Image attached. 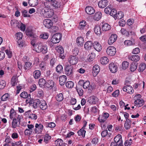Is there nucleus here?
Returning a JSON list of instances; mask_svg holds the SVG:
<instances>
[{"mask_svg": "<svg viewBox=\"0 0 146 146\" xmlns=\"http://www.w3.org/2000/svg\"><path fill=\"white\" fill-rule=\"evenodd\" d=\"M35 50L38 52H42L45 54L48 51L47 45L44 43L41 42H38L35 46Z\"/></svg>", "mask_w": 146, "mask_h": 146, "instance_id": "f257e3e1", "label": "nucleus"}, {"mask_svg": "<svg viewBox=\"0 0 146 146\" xmlns=\"http://www.w3.org/2000/svg\"><path fill=\"white\" fill-rule=\"evenodd\" d=\"M47 2L44 3V4L45 7L44 10V13L43 14L44 16L47 18H50L54 14V12L53 9H52L50 6L48 5Z\"/></svg>", "mask_w": 146, "mask_h": 146, "instance_id": "f03ea898", "label": "nucleus"}, {"mask_svg": "<svg viewBox=\"0 0 146 146\" xmlns=\"http://www.w3.org/2000/svg\"><path fill=\"white\" fill-rule=\"evenodd\" d=\"M48 3V5L53 9L59 8L61 6L60 2L57 0H45Z\"/></svg>", "mask_w": 146, "mask_h": 146, "instance_id": "7ed1b4c3", "label": "nucleus"}, {"mask_svg": "<svg viewBox=\"0 0 146 146\" xmlns=\"http://www.w3.org/2000/svg\"><path fill=\"white\" fill-rule=\"evenodd\" d=\"M135 106L139 107L142 106L144 103L143 100L141 98V95L137 94L133 97Z\"/></svg>", "mask_w": 146, "mask_h": 146, "instance_id": "20e7f679", "label": "nucleus"}, {"mask_svg": "<svg viewBox=\"0 0 146 146\" xmlns=\"http://www.w3.org/2000/svg\"><path fill=\"white\" fill-rule=\"evenodd\" d=\"M78 84H82L83 88L85 89H88V90H92L94 88V86L90 84V82L89 81H87L84 82L83 80L79 81L78 82Z\"/></svg>", "mask_w": 146, "mask_h": 146, "instance_id": "39448f33", "label": "nucleus"}, {"mask_svg": "<svg viewBox=\"0 0 146 146\" xmlns=\"http://www.w3.org/2000/svg\"><path fill=\"white\" fill-rule=\"evenodd\" d=\"M62 36L61 34L57 33L51 37L50 41L53 44H56L59 42L61 39Z\"/></svg>", "mask_w": 146, "mask_h": 146, "instance_id": "423d86ee", "label": "nucleus"}, {"mask_svg": "<svg viewBox=\"0 0 146 146\" xmlns=\"http://www.w3.org/2000/svg\"><path fill=\"white\" fill-rule=\"evenodd\" d=\"M106 52L108 55L111 56H113L116 53V48L113 46H110L107 48Z\"/></svg>", "mask_w": 146, "mask_h": 146, "instance_id": "0eeeda50", "label": "nucleus"}, {"mask_svg": "<svg viewBox=\"0 0 146 146\" xmlns=\"http://www.w3.org/2000/svg\"><path fill=\"white\" fill-rule=\"evenodd\" d=\"M35 132L36 134L41 133L43 128V126L41 123H36L35 125Z\"/></svg>", "mask_w": 146, "mask_h": 146, "instance_id": "6e6552de", "label": "nucleus"}, {"mask_svg": "<svg viewBox=\"0 0 146 146\" xmlns=\"http://www.w3.org/2000/svg\"><path fill=\"white\" fill-rule=\"evenodd\" d=\"M109 116V115L108 113L104 112L102 114L101 116H100L98 118V119L100 122H104L106 120Z\"/></svg>", "mask_w": 146, "mask_h": 146, "instance_id": "1a4fd4ad", "label": "nucleus"}, {"mask_svg": "<svg viewBox=\"0 0 146 146\" xmlns=\"http://www.w3.org/2000/svg\"><path fill=\"white\" fill-rule=\"evenodd\" d=\"M56 50L60 54V57L62 59H63L64 56L63 55L64 50L63 47L61 46H58L56 47Z\"/></svg>", "mask_w": 146, "mask_h": 146, "instance_id": "9d476101", "label": "nucleus"}, {"mask_svg": "<svg viewBox=\"0 0 146 146\" xmlns=\"http://www.w3.org/2000/svg\"><path fill=\"white\" fill-rule=\"evenodd\" d=\"M114 140L115 142L119 144V146H123L122 144V136L121 135L118 134L114 138Z\"/></svg>", "mask_w": 146, "mask_h": 146, "instance_id": "9b49d317", "label": "nucleus"}, {"mask_svg": "<svg viewBox=\"0 0 146 146\" xmlns=\"http://www.w3.org/2000/svg\"><path fill=\"white\" fill-rule=\"evenodd\" d=\"M94 49L98 52H100L102 49V47L100 44L97 41L94 42L92 44Z\"/></svg>", "mask_w": 146, "mask_h": 146, "instance_id": "f8f14e48", "label": "nucleus"}, {"mask_svg": "<svg viewBox=\"0 0 146 146\" xmlns=\"http://www.w3.org/2000/svg\"><path fill=\"white\" fill-rule=\"evenodd\" d=\"M109 68L112 73H115L117 71V66L116 64L111 63L109 65Z\"/></svg>", "mask_w": 146, "mask_h": 146, "instance_id": "ddd939ff", "label": "nucleus"}, {"mask_svg": "<svg viewBox=\"0 0 146 146\" xmlns=\"http://www.w3.org/2000/svg\"><path fill=\"white\" fill-rule=\"evenodd\" d=\"M123 90L130 94H132L134 92L133 88L130 85H126L123 87Z\"/></svg>", "mask_w": 146, "mask_h": 146, "instance_id": "4468645a", "label": "nucleus"}, {"mask_svg": "<svg viewBox=\"0 0 146 146\" xmlns=\"http://www.w3.org/2000/svg\"><path fill=\"white\" fill-rule=\"evenodd\" d=\"M100 68L97 64L94 66L92 68V74L93 76L95 77L98 74L100 71Z\"/></svg>", "mask_w": 146, "mask_h": 146, "instance_id": "2eb2a0df", "label": "nucleus"}, {"mask_svg": "<svg viewBox=\"0 0 146 146\" xmlns=\"http://www.w3.org/2000/svg\"><path fill=\"white\" fill-rule=\"evenodd\" d=\"M98 98L94 96L90 97L88 100L90 104H96L98 101Z\"/></svg>", "mask_w": 146, "mask_h": 146, "instance_id": "dca6fc26", "label": "nucleus"}, {"mask_svg": "<svg viewBox=\"0 0 146 146\" xmlns=\"http://www.w3.org/2000/svg\"><path fill=\"white\" fill-rule=\"evenodd\" d=\"M44 25L47 28H50L53 25L52 22L50 19H46L43 22Z\"/></svg>", "mask_w": 146, "mask_h": 146, "instance_id": "f3484780", "label": "nucleus"}, {"mask_svg": "<svg viewBox=\"0 0 146 146\" xmlns=\"http://www.w3.org/2000/svg\"><path fill=\"white\" fill-rule=\"evenodd\" d=\"M65 72L67 76H72V66L71 65L67 66L65 68Z\"/></svg>", "mask_w": 146, "mask_h": 146, "instance_id": "a211bd4d", "label": "nucleus"}, {"mask_svg": "<svg viewBox=\"0 0 146 146\" xmlns=\"http://www.w3.org/2000/svg\"><path fill=\"white\" fill-rule=\"evenodd\" d=\"M68 60L69 63L72 65L76 64L78 61L77 57L75 56H72L69 57Z\"/></svg>", "mask_w": 146, "mask_h": 146, "instance_id": "6ab92c4d", "label": "nucleus"}, {"mask_svg": "<svg viewBox=\"0 0 146 146\" xmlns=\"http://www.w3.org/2000/svg\"><path fill=\"white\" fill-rule=\"evenodd\" d=\"M117 38V36L115 34H112L110 37L108 43L110 45L112 44L116 41Z\"/></svg>", "mask_w": 146, "mask_h": 146, "instance_id": "aec40b11", "label": "nucleus"}, {"mask_svg": "<svg viewBox=\"0 0 146 146\" xmlns=\"http://www.w3.org/2000/svg\"><path fill=\"white\" fill-rule=\"evenodd\" d=\"M108 3V1L107 0H102L100 1L98 3L99 7L103 8L106 7Z\"/></svg>", "mask_w": 146, "mask_h": 146, "instance_id": "412c9836", "label": "nucleus"}, {"mask_svg": "<svg viewBox=\"0 0 146 146\" xmlns=\"http://www.w3.org/2000/svg\"><path fill=\"white\" fill-rule=\"evenodd\" d=\"M85 11L86 13L89 15H92L95 12V10L91 6H87L85 8Z\"/></svg>", "mask_w": 146, "mask_h": 146, "instance_id": "4be33fe9", "label": "nucleus"}, {"mask_svg": "<svg viewBox=\"0 0 146 146\" xmlns=\"http://www.w3.org/2000/svg\"><path fill=\"white\" fill-rule=\"evenodd\" d=\"M84 42V39L81 36L78 37L76 40V42L77 45L80 46L83 45Z\"/></svg>", "mask_w": 146, "mask_h": 146, "instance_id": "5701e85b", "label": "nucleus"}, {"mask_svg": "<svg viewBox=\"0 0 146 146\" xmlns=\"http://www.w3.org/2000/svg\"><path fill=\"white\" fill-rule=\"evenodd\" d=\"M67 78L65 75L60 76L59 77L60 84L61 86L64 85L66 82Z\"/></svg>", "mask_w": 146, "mask_h": 146, "instance_id": "b1692460", "label": "nucleus"}, {"mask_svg": "<svg viewBox=\"0 0 146 146\" xmlns=\"http://www.w3.org/2000/svg\"><path fill=\"white\" fill-rule=\"evenodd\" d=\"M39 107L42 110L46 109L47 106L46 102L43 100H40Z\"/></svg>", "mask_w": 146, "mask_h": 146, "instance_id": "393cba45", "label": "nucleus"}, {"mask_svg": "<svg viewBox=\"0 0 146 146\" xmlns=\"http://www.w3.org/2000/svg\"><path fill=\"white\" fill-rule=\"evenodd\" d=\"M94 31L95 33L98 36H100L101 34V27L98 25L95 26Z\"/></svg>", "mask_w": 146, "mask_h": 146, "instance_id": "a878e982", "label": "nucleus"}, {"mask_svg": "<svg viewBox=\"0 0 146 146\" xmlns=\"http://www.w3.org/2000/svg\"><path fill=\"white\" fill-rule=\"evenodd\" d=\"M54 82L52 80L47 81L46 83L45 86L50 88H52L54 86Z\"/></svg>", "mask_w": 146, "mask_h": 146, "instance_id": "bb28decb", "label": "nucleus"}, {"mask_svg": "<svg viewBox=\"0 0 146 146\" xmlns=\"http://www.w3.org/2000/svg\"><path fill=\"white\" fill-rule=\"evenodd\" d=\"M55 144L56 146H65L66 145L64 143L63 141L60 139H58L56 140Z\"/></svg>", "mask_w": 146, "mask_h": 146, "instance_id": "cd10ccee", "label": "nucleus"}, {"mask_svg": "<svg viewBox=\"0 0 146 146\" xmlns=\"http://www.w3.org/2000/svg\"><path fill=\"white\" fill-rule=\"evenodd\" d=\"M18 82L17 77L16 76H14L12 78L11 84L12 86H15L17 84Z\"/></svg>", "mask_w": 146, "mask_h": 146, "instance_id": "c85d7f7f", "label": "nucleus"}, {"mask_svg": "<svg viewBox=\"0 0 146 146\" xmlns=\"http://www.w3.org/2000/svg\"><path fill=\"white\" fill-rule=\"evenodd\" d=\"M93 43L91 41L86 42L84 45V48L86 50H90L92 47Z\"/></svg>", "mask_w": 146, "mask_h": 146, "instance_id": "c756f323", "label": "nucleus"}, {"mask_svg": "<svg viewBox=\"0 0 146 146\" xmlns=\"http://www.w3.org/2000/svg\"><path fill=\"white\" fill-rule=\"evenodd\" d=\"M17 113L14 109L12 108L10 111L9 116L11 119L16 118Z\"/></svg>", "mask_w": 146, "mask_h": 146, "instance_id": "7c9ffc66", "label": "nucleus"}, {"mask_svg": "<svg viewBox=\"0 0 146 146\" xmlns=\"http://www.w3.org/2000/svg\"><path fill=\"white\" fill-rule=\"evenodd\" d=\"M95 56L96 54L92 52L88 56V61L90 62L92 61L94 59Z\"/></svg>", "mask_w": 146, "mask_h": 146, "instance_id": "2f4dec72", "label": "nucleus"}, {"mask_svg": "<svg viewBox=\"0 0 146 146\" xmlns=\"http://www.w3.org/2000/svg\"><path fill=\"white\" fill-rule=\"evenodd\" d=\"M146 67V65L145 63L142 62L139 65L138 70L139 72H143Z\"/></svg>", "mask_w": 146, "mask_h": 146, "instance_id": "473e14b6", "label": "nucleus"}, {"mask_svg": "<svg viewBox=\"0 0 146 146\" xmlns=\"http://www.w3.org/2000/svg\"><path fill=\"white\" fill-rule=\"evenodd\" d=\"M38 0H29L28 4L32 7H35L38 5Z\"/></svg>", "mask_w": 146, "mask_h": 146, "instance_id": "72a5a7b5", "label": "nucleus"}, {"mask_svg": "<svg viewBox=\"0 0 146 146\" xmlns=\"http://www.w3.org/2000/svg\"><path fill=\"white\" fill-rule=\"evenodd\" d=\"M102 15V14L101 12L100 11L97 12L95 13L94 19L96 21H99L101 18Z\"/></svg>", "mask_w": 146, "mask_h": 146, "instance_id": "f704fd0d", "label": "nucleus"}, {"mask_svg": "<svg viewBox=\"0 0 146 146\" xmlns=\"http://www.w3.org/2000/svg\"><path fill=\"white\" fill-rule=\"evenodd\" d=\"M109 61V59L106 57L104 56L100 59V62L102 65L106 64Z\"/></svg>", "mask_w": 146, "mask_h": 146, "instance_id": "c9c22d12", "label": "nucleus"}, {"mask_svg": "<svg viewBox=\"0 0 146 146\" xmlns=\"http://www.w3.org/2000/svg\"><path fill=\"white\" fill-rule=\"evenodd\" d=\"M102 30L104 31H107L111 29V26L108 24L105 23L102 25Z\"/></svg>", "mask_w": 146, "mask_h": 146, "instance_id": "e433bc0d", "label": "nucleus"}, {"mask_svg": "<svg viewBox=\"0 0 146 146\" xmlns=\"http://www.w3.org/2000/svg\"><path fill=\"white\" fill-rule=\"evenodd\" d=\"M86 25V22L85 21H82L80 23L79 28L81 30H84Z\"/></svg>", "mask_w": 146, "mask_h": 146, "instance_id": "4c0bfd02", "label": "nucleus"}, {"mask_svg": "<svg viewBox=\"0 0 146 146\" xmlns=\"http://www.w3.org/2000/svg\"><path fill=\"white\" fill-rule=\"evenodd\" d=\"M129 59L132 61L137 62L140 59V57L138 55H134L129 57Z\"/></svg>", "mask_w": 146, "mask_h": 146, "instance_id": "58836bf2", "label": "nucleus"}, {"mask_svg": "<svg viewBox=\"0 0 146 146\" xmlns=\"http://www.w3.org/2000/svg\"><path fill=\"white\" fill-rule=\"evenodd\" d=\"M10 98V96L9 94L7 93H6L2 96L1 99L2 101H5L9 100Z\"/></svg>", "mask_w": 146, "mask_h": 146, "instance_id": "ea45409f", "label": "nucleus"}, {"mask_svg": "<svg viewBox=\"0 0 146 146\" xmlns=\"http://www.w3.org/2000/svg\"><path fill=\"white\" fill-rule=\"evenodd\" d=\"M41 72L39 70H35L33 72V76L35 79H37L39 78Z\"/></svg>", "mask_w": 146, "mask_h": 146, "instance_id": "a19ab883", "label": "nucleus"}, {"mask_svg": "<svg viewBox=\"0 0 146 146\" xmlns=\"http://www.w3.org/2000/svg\"><path fill=\"white\" fill-rule=\"evenodd\" d=\"M131 126V121L129 119L126 120L124 124L125 128L127 129H128L130 128Z\"/></svg>", "mask_w": 146, "mask_h": 146, "instance_id": "79ce46f5", "label": "nucleus"}, {"mask_svg": "<svg viewBox=\"0 0 146 146\" xmlns=\"http://www.w3.org/2000/svg\"><path fill=\"white\" fill-rule=\"evenodd\" d=\"M40 100L38 99L35 100L33 103V106L35 108H36L37 107H39Z\"/></svg>", "mask_w": 146, "mask_h": 146, "instance_id": "37998d69", "label": "nucleus"}, {"mask_svg": "<svg viewBox=\"0 0 146 146\" xmlns=\"http://www.w3.org/2000/svg\"><path fill=\"white\" fill-rule=\"evenodd\" d=\"M49 37V35L48 33H42L40 36V38L43 39H47Z\"/></svg>", "mask_w": 146, "mask_h": 146, "instance_id": "c03bdc74", "label": "nucleus"}, {"mask_svg": "<svg viewBox=\"0 0 146 146\" xmlns=\"http://www.w3.org/2000/svg\"><path fill=\"white\" fill-rule=\"evenodd\" d=\"M18 23H19V22L18 21L15 19L12 20L11 22V25L14 27L16 26L19 27V24Z\"/></svg>", "mask_w": 146, "mask_h": 146, "instance_id": "a18cd8bd", "label": "nucleus"}, {"mask_svg": "<svg viewBox=\"0 0 146 146\" xmlns=\"http://www.w3.org/2000/svg\"><path fill=\"white\" fill-rule=\"evenodd\" d=\"M56 99L57 101L60 102L62 101L63 99V96L62 93H59L57 95L56 97Z\"/></svg>", "mask_w": 146, "mask_h": 146, "instance_id": "49530a36", "label": "nucleus"}, {"mask_svg": "<svg viewBox=\"0 0 146 146\" xmlns=\"http://www.w3.org/2000/svg\"><path fill=\"white\" fill-rule=\"evenodd\" d=\"M116 17H115V19H120L124 17V14L121 11L118 12L117 13Z\"/></svg>", "mask_w": 146, "mask_h": 146, "instance_id": "de8ad7c7", "label": "nucleus"}, {"mask_svg": "<svg viewBox=\"0 0 146 146\" xmlns=\"http://www.w3.org/2000/svg\"><path fill=\"white\" fill-rule=\"evenodd\" d=\"M36 95L37 97L38 98L42 97L44 96V93L42 90L38 89L37 90Z\"/></svg>", "mask_w": 146, "mask_h": 146, "instance_id": "09e8293b", "label": "nucleus"}, {"mask_svg": "<svg viewBox=\"0 0 146 146\" xmlns=\"http://www.w3.org/2000/svg\"><path fill=\"white\" fill-rule=\"evenodd\" d=\"M86 132V131L82 128L78 131V133L79 136H82L83 137H84Z\"/></svg>", "mask_w": 146, "mask_h": 146, "instance_id": "8fccbe9b", "label": "nucleus"}, {"mask_svg": "<svg viewBox=\"0 0 146 146\" xmlns=\"http://www.w3.org/2000/svg\"><path fill=\"white\" fill-rule=\"evenodd\" d=\"M74 83L71 81H68L66 83V87L68 88H72L73 87Z\"/></svg>", "mask_w": 146, "mask_h": 146, "instance_id": "3c124183", "label": "nucleus"}, {"mask_svg": "<svg viewBox=\"0 0 146 146\" xmlns=\"http://www.w3.org/2000/svg\"><path fill=\"white\" fill-rule=\"evenodd\" d=\"M124 44L126 46H130L135 44L134 42L129 40H125L124 42Z\"/></svg>", "mask_w": 146, "mask_h": 146, "instance_id": "603ef678", "label": "nucleus"}, {"mask_svg": "<svg viewBox=\"0 0 146 146\" xmlns=\"http://www.w3.org/2000/svg\"><path fill=\"white\" fill-rule=\"evenodd\" d=\"M45 80L43 78L40 79L38 81V84L40 86V87L42 86H45L46 84Z\"/></svg>", "mask_w": 146, "mask_h": 146, "instance_id": "864d4df0", "label": "nucleus"}, {"mask_svg": "<svg viewBox=\"0 0 146 146\" xmlns=\"http://www.w3.org/2000/svg\"><path fill=\"white\" fill-rule=\"evenodd\" d=\"M111 9V5H109L105 9L104 12L106 14H110Z\"/></svg>", "mask_w": 146, "mask_h": 146, "instance_id": "5fc2aeb1", "label": "nucleus"}, {"mask_svg": "<svg viewBox=\"0 0 146 146\" xmlns=\"http://www.w3.org/2000/svg\"><path fill=\"white\" fill-rule=\"evenodd\" d=\"M129 63L128 62L124 61L122 63V68L123 70H125L129 66Z\"/></svg>", "mask_w": 146, "mask_h": 146, "instance_id": "6e6d98bb", "label": "nucleus"}, {"mask_svg": "<svg viewBox=\"0 0 146 146\" xmlns=\"http://www.w3.org/2000/svg\"><path fill=\"white\" fill-rule=\"evenodd\" d=\"M137 68V66L136 63H133L131 64L130 69L131 71L133 72L135 71Z\"/></svg>", "mask_w": 146, "mask_h": 146, "instance_id": "4d7b16f0", "label": "nucleus"}, {"mask_svg": "<svg viewBox=\"0 0 146 146\" xmlns=\"http://www.w3.org/2000/svg\"><path fill=\"white\" fill-rule=\"evenodd\" d=\"M18 122L16 118L13 119L12 122V127L14 128H16L18 126Z\"/></svg>", "mask_w": 146, "mask_h": 146, "instance_id": "13d9d810", "label": "nucleus"}, {"mask_svg": "<svg viewBox=\"0 0 146 146\" xmlns=\"http://www.w3.org/2000/svg\"><path fill=\"white\" fill-rule=\"evenodd\" d=\"M56 126L55 124L53 122L46 123V127H49L50 128H53Z\"/></svg>", "mask_w": 146, "mask_h": 146, "instance_id": "bf43d9fd", "label": "nucleus"}, {"mask_svg": "<svg viewBox=\"0 0 146 146\" xmlns=\"http://www.w3.org/2000/svg\"><path fill=\"white\" fill-rule=\"evenodd\" d=\"M22 15L24 17H30L31 15H29L26 10H23L21 11Z\"/></svg>", "mask_w": 146, "mask_h": 146, "instance_id": "052dcab7", "label": "nucleus"}, {"mask_svg": "<svg viewBox=\"0 0 146 146\" xmlns=\"http://www.w3.org/2000/svg\"><path fill=\"white\" fill-rule=\"evenodd\" d=\"M76 90L80 96H81L83 95L84 91L81 88L78 86L76 88Z\"/></svg>", "mask_w": 146, "mask_h": 146, "instance_id": "680f3d73", "label": "nucleus"}, {"mask_svg": "<svg viewBox=\"0 0 146 146\" xmlns=\"http://www.w3.org/2000/svg\"><path fill=\"white\" fill-rule=\"evenodd\" d=\"M33 132V131L31 129H26L24 131V133L26 135H29Z\"/></svg>", "mask_w": 146, "mask_h": 146, "instance_id": "e2e57ef3", "label": "nucleus"}, {"mask_svg": "<svg viewBox=\"0 0 146 146\" xmlns=\"http://www.w3.org/2000/svg\"><path fill=\"white\" fill-rule=\"evenodd\" d=\"M51 138V137L48 134H46L44 138V141L46 143H48L49 141Z\"/></svg>", "mask_w": 146, "mask_h": 146, "instance_id": "0e129e2a", "label": "nucleus"}, {"mask_svg": "<svg viewBox=\"0 0 146 146\" xmlns=\"http://www.w3.org/2000/svg\"><path fill=\"white\" fill-rule=\"evenodd\" d=\"M15 35L16 36V39L18 40L21 39L23 36V34L21 32L17 33Z\"/></svg>", "mask_w": 146, "mask_h": 146, "instance_id": "69168bd1", "label": "nucleus"}, {"mask_svg": "<svg viewBox=\"0 0 146 146\" xmlns=\"http://www.w3.org/2000/svg\"><path fill=\"white\" fill-rule=\"evenodd\" d=\"M117 11L115 9H111L110 13V15L113 16L114 18L116 17V16L117 14Z\"/></svg>", "mask_w": 146, "mask_h": 146, "instance_id": "338daca9", "label": "nucleus"}, {"mask_svg": "<svg viewBox=\"0 0 146 146\" xmlns=\"http://www.w3.org/2000/svg\"><path fill=\"white\" fill-rule=\"evenodd\" d=\"M132 143V139L130 138L125 141L124 143V145L125 146H129L131 145Z\"/></svg>", "mask_w": 146, "mask_h": 146, "instance_id": "774afa93", "label": "nucleus"}]
</instances>
